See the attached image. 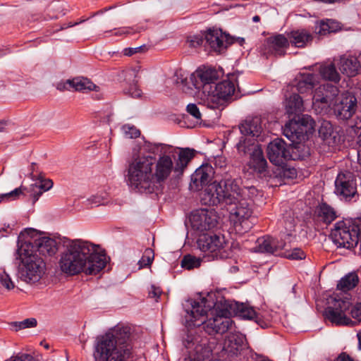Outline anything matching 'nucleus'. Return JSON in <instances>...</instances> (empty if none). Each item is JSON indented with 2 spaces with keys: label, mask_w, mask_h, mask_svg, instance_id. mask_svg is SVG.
Wrapping results in <instances>:
<instances>
[{
  "label": "nucleus",
  "mask_w": 361,
  "mask_h": 361,
  "mask_svg": "<svg viewBox=\"0 0 361 361\" xmlns=\"http://www.w3.org/2000/svg\"><path fill=\"white\" fill-rule=\"evenodd\" d=\"M161 147V152L166 153L169 149H172L171 146H168L163 144H155V143H151L149 142H145V143L140 147L137 152H133L135 154H141V155H146L145 152H149L150 154H155L156 151L158 149L159 147Z\"/></svg>",
  "instance_id": "obj_39"
},
{
  "label": "nucleus",
  "mask_w": 361,
  "mask_h": 361,
  "mask_svg": "<svg viewBox=\"0 0 361 361\" xmlns=\"http://www.w3.org/2000/svg\"><path fill=\"white\" fill-rule=\"evenodd\" d=\"M360 228L350 219L336 222L331 231L333 242L340 247L351 249L359 243Z\"/></svg>",
  "instance_id": "obj_10"
},
{
  "label": "nucleus",
  "mask_w": 361,
  "mask_h": 361,
  "mask_svg": "<svg viewBox=\"0 0 361 361\" xmlns=\"http://www.w3.org/2000/svg\"><path fill=\"white\" fill-rule=\"evenodd\" d=\"M201 260L199 258L190 255L184 256L181 261V267L188 270L197 268L200 266Z\"/></svg>",
  "instance_id": "obj_44"
},
{
  "label": "nucleus",
  "mask_w": 361,
  "mask_h": 361,
  "mask_svg": "<svg viewBox=\"0 0 361 361\" xmlns=\"http://www.w3.org/2000/svg\"><path fill=\"white\" fill-rule=\"evenodd\" d=\"M122 131L126 137L130 139L136 138L140 135V131L137 128L128 124L123 126Z\"/></svg>",
  "instance_id": "obj_50"
},
{
  "label": "nucleus",
  "mask_w": 361,
  "mask_h": 361,
  "mask_svg": "<svg viewBox=\"0 0 361 361\" xmlns=\"http://www.w3.org/2000/svg\"><path fill=\"white\" fill-rule=\"evenodd\" d=\"M336 61L334 59L332 62H325L319 66V73L323 80L334 83L340 82L341 75L336 68Z\"/></svg>",
  "instance_id": "obj_28"
},
{
  "label": "nucleus",
  "mask_w": 361,
  "mask_h": 361,
  "mask_svg": "<svg viewBox=\"0 0 361 361\" xmlns=\"http://www.w3.org/2000/svg\"><path fill=\"white\" fill-rule=\"evenodd\" d=\"M305 123H310L312 128V119L308 116H304L301 123L289 121L283 128V135L290 140L294 146L288 145L282 139L277 138L271 142L267 146V155L269 161L276 166H281L289 159H305L310 155V149L301 142L307 136V130H304Z\"/></svg>",
  "instance_id": "obj_2"
},
{
  "label": "nucleus",
  "mask_w": 361,
  "mask_h": 361,
  "mask_svg": "<svg viewBox=\"0 0 361 361\" xmlns=\"http://www.w3.org/2000/svg\"><path fill=\"white\" fill-rule=\"evenodd\" d=\"M231 317V312L224 302L221 308L219 305L216 306V315L209 320L207 326L216 333L223 334L232 328L233 320Z\"/></svg>",
  "instance_id": "obj_19"
},
{
  "label": "nucleus",
  "mask_w": 361,
  "mask_h": 361,
  "mask_svg": "<svg viewBox=\"0 0 361 361\" xmlns=\"http://www.w3.org/2000/svg\"><path fill=\"white\" fill-rule=\"evenodd\" d=\"M132 29L130 27H125L122 29H119L118 31H116L114 35H121L124 34H130L131 32Z\"/></svg>",
  "instance_id": "obj_62"
},
{
  "label": "nucleus",
  "mask_w": 361,
  "mask_h": 361,
  "mask_svg": "<svg viewBox=\"0 0 361 361\" xmlns=\"http://www.w3.org/2000/svg\"><path fill=\"white\" fill-rule=\"evenodd\" d=\"M236 147L238 151L243 154L251 152L248 164L250 168L259 173L266 171L267 162L263 155V152L259 146H253L252 140L241 137Z\"/></svg>",
  "instance_id": "obj_13"
},
{
  "label": "nucleus",
  "mask_w": 361,
  "mask_h": 361,
  "mask_svg": "<svg viewBox=\"0 0 361 361\" xmlns=\"http://www.w3.org/2000/svg\"><path fill=\"white\" fill-rule=\"evenodd\" d=\"M191 306L190 310H186L185 315V325L187 327L200 326L206 321L207 313L212 307V305H207V299L203 298L200 302L192 299L186 301Z\"/></svg>",
  "instance_id": "obj_15"
},
{
  "label": "nucleus",
  "mask_w": 361,
  "mask_h": 361,
  "mask_svg": "<svg viewBox=\"0 0 361 361\" xmlns=\"http://www.w3.org/2000/svg\"><path fill=\"white\" fill-rule=\"evenodd\" d=\"M108 200V194L106 192H99L87 198L85 204L87 206L98 207L104 204Z\"/></svg>",
  "instance_id": "obj_41"
},
{
  "label": "nucleus",
  "mask_w": 361,
  "mask_h": 361,
  "mask_svg": "<svg viewBox=\"0 0 361 361\" xmlns=\"http://www.w3.org/2000/svg\"><path fill=\"white\" fill-rule=\"evenodd\" d=\"M357 108V98L351 93L341 95L338 102L334 104V112L340 120H348L355 114Z\"/></svg>",
  "instance_id": "obj_18"
},
{
  "label": "nucleus",
  "mask_w": 361,
  "mask_h": 361,
  "mask_svg": "<svg viewBox=\"0 0 361 361\" xmlns=\"http://www.w3.org/2000/svg\"><path fill=\"white\" fill-rule=\"evenodd\" d=\"M285 107L288 116H293V118L290 121H296L294 120V117L299 116L304 111L303 100L299 94H293L286 99Z\"/></svg>",
  "instance_id": "obj_29"
},
{
  "label": "nucleus",
  "mask_w": 361,
  "mask_h": 361,
  "mask_svg": "<svg viewBox=\"0 0 361 361\" xmlns=\"http://www.w3.org/2000/svg\"><path fill=\"white\" fill-rule=\"evenodd\" d=\"M68 84L75 91L86 92L88 91H99V87L94 85L90 79L84 77H76L68 80Z\"/></svg>",
  "instance_id": "obj_32"
},
{
  "label": "nucleus",
  "mask_w": 361,
  "mask_h": 361,
  "mask_svg": "<svg viewBox=\"0 0 361 361\" xmlns=\"http://www.w3.org/2000/svg\"><path fill=\"white\" fill-rule=\"evenodd\" d=\"M37 325V320L35 318L25 319L21 322H13L11 323V326L16 331L26 328L35 327Z\"/></svg>",
  "instance_id": "obj_46"
},
{
  "label": "nucleus",
  "mask_w": 361,
  "mask_h": 361,
  "mask_svg": "<svg viewBox=\"0 0 361 361\" xmlns=\"http://www.w3.org/2000/svg\"><path fill=\"white\" fill-rule=\"evenodd\" d=\"M132 354L130 328L116 326L97 338L93 355L96 361H126Z\"/></svg>",
  "instance_id": "obj_4"
},
{
  "label": "nucleus",
  "mask_w": 361,
  "mask_h": 361,
  "mask_svg": "<svg viewBox=\"0 0 361 361\" xmlns=\"http://www.w3.org/2000/svg\"><path fill=\"white\" fill-rule=\"evenodd\" d=\"M0 286L8 290H12L15 287L10 276L5 271L0 274Z\"/></svg>",
  "instance_id": "obj_51"
},
{
  "label": "nucleus",
  "mask_w": 361,
  "mask_h": 361,
  "mask_svg": "<svg viewBox=\"0 0 361 361\" xmlns=\"http://www.w3.org/2000/svg\"><path fill=\"white\" fill-rule=\"evenodd\" d=\"M245 337L241 334H230L224 344V349L232 355H238L243 349Z\"/></svg>",
  "instance_id": "obj_31"
},
{
  "label": "nucleus",
  "mask_w": 361,
  "mask_h": 361,
  "mask_svg": "<svg viewBox=\"0 0 361 361\" xmlns=\"http://www.w3.org/2000/svg\"><path fill=\"white\" fill-rule=\"evenodd\" d=\"M336 63L341 73L348 77L355 76L361 69L360 54L357 56L347 54L341 55Z\"/></svg>",
  "instance_id": "obj_21"
},
{
  "label": "nucleus",
  "mask_w": 361,
  "mask_h": 361,
  "mask_svg": "<svg viewBox=\"0 0 361 361\" xmlns=\"http://www.w3.org/2000/svg\"><path fill=\"white\" fill-rule=\"evenodd\" d=\"M315 85V75L308 73L304 74L297 84V90L300 93L311 90Z\"/></svg>",
  "instance_id": "obj_40"
},
{
  "label": "nucleus",
  "mask_w": 361,
  "mask_h": 361,
  "mask_svg": "<svg viewBox=\"0 0 361 361\" xmlns=\"http://www.w3.org/2000/svg\"><path fill=\"white\" fill-rule=\"evenodd\" d=\"M333 361H354L347 353H342Z\"/></svg>",
  "instance_id": "obj_59"
},
{
  "label": "nucleus",
  "mask_w": 361,
  "mask_h": 361,
  "mask_svg": "<svg viewBox=\"0 0 361 361\" xmlns=\"http://www.w3.org/2000/svg\"><path fill=\"white\" fill-rule=\"evenodd\" d=\"M34 183H32L28 189V192L32 197L33 203H35L41 196L44 191L45 182L42 174L38 175V178L33 180Z\"/></svg>",
  "instance_id": "obj_38"
},
{
  "label": "nucleus",
  "mask_w": 361,
  "mask_h": 361,
  "mask_svg": "<svg viewBox=\"0 0 361 361\" xmlns=\"http://www.w3.org/2000/svg\"><path fill=\"white\" fill-rule=\"evenodd\" d=\"M186 110L188 113L192 116L195 118L197 120L201 119L202 115L196 104H189L186 107Z\"/></svg>",
  "instance_id": "obj_53"
},
{
  "label": "nucleus",
  "mask_w": 361,
  "mask_h": 361,
  "mask_svg": "<svg viewBox=\"0 0 361 361\" xmlns=\"http://www.w3.org/2000/svg\"><path fill=\"white\" fill-rule=\"evenodd\" d=\"M88 18H81L79 21L63 23L57 25H47V37L49 40H60L61 42H70L71 36L63 32L67 28L73 27L87 20Z\"/></svg>",
  "instance_id": "obj_20"
},
{
  "label": "nucleus",
  "mask_w": 361,
  "mask_h": 361,
  "mask_svg": "<svg viewBox=\"0 0 361 361\" xmlns=\"http://www.w3.org/2000/svg\"><path fill=\"white\" fill-rule=\"evenodd\" d=\"M197 244L198 248L204 253V257L207 258L208 261L222 259L226 256L224 235L202 233L200 235Z\"/></svg>",
  "instance_id": "obj_11"
},
{
  "label": "nucleus",
  "mask_w": 361,
  "mask_h": 361,
  "mask_svg": "<svg viewBox=\"0 0 361 361\" xmlns=\"http://www.w3.org/2000/svg\"><path fill=\"white\" fill-rule=\"evenodd\" d=\"M285 246L286 243L284 241L279 240L276 238L266 235L257 240L255 249L260 252L274 254L283 250Z\"/></svg>",
  "instance_id": "obj_24"
},
{
  "label": "nucleus",
  "mask_w": 361,
  "mask_h": 361,
  "mask_svg": "<svg viewBox=\"0 0 361 361\" xmlns=\"http://www.w3.org/2000/svg\"><path fill=\"white\" fill-rule=\"evenodd\" d=\"M266 46L269 53L283 56L289 46L288 39L283 35H276L267 39Z\"/></svg>",
  "instance_id": "obj_26"
},
{
  "label": "nucleus",
  "mask_w": 361,
  "mask_h": 361,
  "mask_svg": "<svg viewBox=\"0 0 361 361\" xmlns=\"http://www.w3.org/2000/svg\"><path fill=\"white\" fill-rule=\"evenodd\" d=\"M255 196L239 197L231 204H234L235 207L231 211L230 218L236 230L247 232L252 228L255 220L252 216V198Z\"/></svg>",
  "instance_id": "obj_9"
},
{
  "label": "nucleus",
  "mask_w": 361,
  "mask_h": 361,
  "mask_svg": "<svg viewBox=\"0 0 361 361\" xmlns=\"http://www.w3.org/2000/svg\"><path fill=\"white\" fill-rule=\"evenodd\" d=\"M219 216L212 209H200L192 212L190 216L191 226L194 230L204 232L215 228Z\"/></svg>",
  "instance_id": "obj_16"
},
{
  "label": "nucleus",
  "mask_w": 361,
  "mask_h": 361,
  "mask_svg": "<svg viewBox=\"0 0 361 361\" xmlns=\"http://www.w3.org/2000/svg\"><path fill=\"white\" fill-rule=\"evenodd\" d=\"M288 44L302 48L312 41V35L306 30H296L288 33Z\"/></svg>",
  "instance_id": "obj_27"
},
{
  "label": "nucleus",
  "mask_w": 361,
  "mask_h": 361,
  "mask_svg": "<svg viewBox=\"0 0 361 361\" xmlns=\"http://www.w3.org/2000/svg\"><path fill=\"white\" fill-rule=\"evenodd\" d=\"M352 317L357 322H361V302L356 304L350 310Z\"/></svg>",
  "instance_id": "obj_54"
},
{
  "label": "nucleus",
  "mask_w": 361,
  "mask_h": 361,
  "mask_svg": "<svg viewBox=\"0 0 361 361\" xmlns=\"http://www.w3.org/2000/svg\"><path fill=\"white\" fill-rule=\"evenodd\" d=\"M214 165L215 166H218L219 168L224 167L226 166L225 159L222 157L215 158Z\"/></svg>",
  "instance_id": "obj_60"
},
{
  "label": "nucleus",
  "mask_w": 361,
  "mask_h": 361,
  "mask_svg": "<svg viewBox=\"0 0 361 361\" xmlns=\"http://www.w3.org/2000/svg\"><path fill=\"white\" fill-rule=\"evenodd\" d=\"M196 354L194 357L189 356L185 359V361H203L205 358L210 356V350L207 348L203 349L201 346L196 347Z\"/></svg>",
  "instance_id": "obj_48"
},
{
  "label": "nucleus",
  "mask_w": 361,
  "mask_h": 361,
  "mask_svg": "<svg viewBox=\"0 0 361 361\" xmlns=\"http://www.w3.org/2000/svg\"><path fill=\"white\" fill-rule=\"evenodd\" d=\"M63 244V238L59 233H47V255L54 256Z\"/></svg>",
  "instance_id": "obj_34"
},
{
  "label": "nucleus",
  "mask_w": 361,
  "mask_h": 361,
  "mask_svg": "<svg viewBox=\"0 0 361 361\" xmlns=\"http://www.w3.org/2000/svg\"><path fill=\"white\" fill-rule=\"evenodd\" d=\"M54 185V183L52 180L49 178H47V191L49 190L51 188H52Z\"/></svg>",
  "instance_id": "obj_63"
},
{
  "label": "nucleus",
  "mask_w": 361,
  "mask_h": 361,
  "mask_svg": "<svg viewBox=\"0 0 361 361\" xmlns=\"http://www.w3.org/2000/svg\"><path fill=\"white\" fill-rule=\"evenodd\" d=\"M235 91V85L231 80H223L214 86L204 87V94L200 96L201 103L207 108L215 109L232 99Z\"/></svg>",
  "instance_id": "obj_8"
},
{
  "label": "nucleus",
  "mask_w": 361,
  "mask_h": 361,
  "mask_svg": "<svg viewBox=\"0 0 361 361\" xmlns=\"http://www.w3.org/2000/svg\"><path fill=\"white\" fill-rule=\"evenodd\" d=\"M197 75L202 83V92L200 96L204 94V87L207 85L208 86L215 85V81L218 78L217 72L214 68H208L201 69L198 71Z\"/></svg>",
  "instance_id": "obj_33"
},
{
  "label": "nucleus",
  "mask_w": 361,
  "mask_h": 361,
  "mask_svg": "<svg viewBox=\"0 0 361 361\" xmlns=\"http://www.w3.org/2000/svg\"><path fill=\"white\" fill-rule=\"evenodd\" d=\"M205 33H200L193 35H190L187 38V42L189 44V46L191 47H197L201 46L204 39Z\"/></svg>",
  "instance_id": "obj_49"
},
{
  "label": "nucleus",
  "mask_w": 361,
  "mask_h": 361,
  "mask_svg": "<svg viewBox=\"0 0 361 361\" xmlns=\"http://www.w3.org/2000/svg\"><path fill=\"white\" fill-rule=\"evenodd\" d=\"M6 128V122L1 121H0V133L4 132Z\"/></svg>",
  "instance_id": "obj_64"
},
{
  "label": "nucleus",
  "mask_w": 361,
  "mask_h": 361,
  "mask_svg": "<svg viewBox=\"0 0 361 361\" xmlns=\"http://www.w3.org/2000/svg\"><path fill=\"white\" fill-rule=\"evenodd\" d=\"M24 188L19 187L9 192L0 194V204L2 202H10L18 200L24 195Z\"/></svg>",
  "instance_id": "obj_42"
},
{
  "label": "nucleus",
  "mask_w": 361,
  "mask_h": 361,
  "mask_svg": "<svg viewBox=\"0 0 361 361\" xmlns=\"http://www.w3.org/2000/svg\"><path fill=\"white\" fill-rule=\"evenodd\" d=\"M57 89L61 91H63V90H71V89H72V87H69V85L68 84V80H67L65 82L59 83L57 86Z\"/></svg>",
  "instance_id": "obj_61"
},
{
  "label": "nucleus",
  "mask_w": 361,
  "mask_h": 361,
  "mask_svg": "<svg viewBox=\"0 0 361 361\" xmlns=\"http://www.w3.org/2000/svg\"><path fill=\"white\" fill-rule=\"evenodd\" d=\"M154 157L133 153L128 168L127 181L129 185L140 192H155L153 178Z\"/></svg>",
  "instance_id": "obj_7"
},
{
  "label": "nucleus",
  "mask_w": 361,
  "mask_h": 361,
  "mask_svg": "<svg viewBox=\"0 0 361 361\" xmlns=\"http://www.w3.org/2000/svg\"><path fill=\"white\" fill-rule=\"evenodd\" d=\"M318 221L329 224L337 218L336 211L326 203H321L315 210Z\"/></svg>",
  "instance_id": "obj_30"
},
{
  "label": "nucleus",
  "mask_w": 361,
  "mask_h": 361,
  "mask_svg": "<svg viewBox=\"0 0 361 361\" xmlns=\"http://www.w3.org/2000/svg\"><path fill=\"white\" fill-rule=\"evenodd\" d=\"M225 305L228 308L231 316L235 315L246 319H253L257 316L253 307L247 304L239 303L235 301H225Z\"/></svg>",
  "instance_id": "obj_25"
},
{
  "label": "nucleus",
  "mask_w": 361,
  "mask_h": 361,
  "mask_svg": "<svg viewBox=\"0 0 361 361\" xmlns=\"http://www.w3.org/2000/svg\"><path fill=\"white\" fill-rule=\"evenodd\" d=\"M25 233L30 239L18 245L15 252L14 263L20 279L26 283H35L41 278L45 237L43 233L33 228L26 229Z\"/></svg>",
  "instance_id": "obj_3"
},
{
  "label": "nucleus",
  "mask_w": 361,
  "mask_h": 361,
  "mask_svg": "<svg viewBox=\"0 0 361 361\" xmlns=\"http://www.w3.org/2000/svg\"><path fill=\"white\" fill-rule=\"evenodd\" d=\"M161 293V290L159 287H156L154 286H152L151 290L149 292V295L152 298H159Z\"/></svg>",
  "instance_id": "obj_57"
},
{
  "label": "nucleus",
  "mask_w": 361,
  "mask_h": 361,
  "mask_svg": "<svg viewBox=\"0 0 361 361\" xmlns=\"http://www.w3.org/2000/svg\"><path fill=\"white\" fill-rule=\"evenodd\" d=\"M334 22L328 20L327 22L322 21L319 25L315 27V32L319 35H326L328 33L336 31L333 27Z\"/></svg>",
  "instance_id": "obj_45"
},
{
  "label": "nucleus",
  "mask_w": 361,
  "mask_h": 361,
  "mask_svg": "<svg viewBox=\"0 0 361 361\" xmlns=\"http://www.w3.org/2000/svg\"><path fill=\"white\" fill-rule=\"evenodd\" d=\"M334 193L341 200L350 201L358 197L357 180L355 175L350 171L340 172L334 182Z\"/></svg>",
  "instance_id": "obj_12"
},
{
  "label": "nucleus",
  "mask_w": 361,
  "mask_h": 361,
  "mask_svg": "<svg viewBox=\"0 0 361 361\" xmlns=\"http://www.w3.org/2000/svg\"><path fill=\"white\" fill-rule=\"evenodd\" d=\"M332 133L333 129L331 124L328 122H324L319 129V134L329 145L331 144V140L335 138V136L332 137Z\"/></svg>",
  "instance_id": "obj_43"
},
{
  "label": "nucleus",
  "mask_w": 361,
  "mask_h": 361,
  "mask_svg": "<svg viewBox=\"0 0 361 361\" xmlns=\"http://www.w3.org/2000/svg\"><path fill=\"white\" fill-rule=\"evenodd\" d=\"M284 257L290 259H302L305 258V252L300 248H295L290 251L286 252Z\"/></svg>",
  "instance_id": "obj_52"
},
{
  "label": "nucleus",
  "mask_w": 361,
  "mask_h": 361,
  "mask_svg": "<svg viewBox=\"0 0 361 361\" xmlns=\"http://www.w3.org/2000/svg\"><path fill=\"white\" fill-rule=\"evenodd\" d=\"M350 305L349 297H345L343 299L339 296H336L333 299V305L325 310L324 316L331 323L336 325H350L353 322L345 314V312L349 310Z\"/></svg>",
  "instance_id": "obj_14"
},
{
  "label": "nucleus",
  "mask_w": 361,
  "mask_h": 361,
  "mask_svg": "<svg viewBox=\"0 0 361 361\" xmlns=\"http://www.w3.org/2000/svg\"><path fill=\"white\" fill-rule=\"evenodd\" d=\"M213 173L214 171L212 166L209 164L202 165L191 176L190 188L199 190L203 185L209 183L212 178Z\"/></svg>",
  "instance_id": "obj_23"
},
{
  "label": "nucleus",
  "mask_w": 361,
  "mask_h": 361,
  "mask_svg": "<svg viewBox=\"0 0 361 361\" xmlns=\"http://www.w3.org/2000/svg\"><path fill=\"white\" fill-rule=\"evenodd\" d=\"M154 257V253L152 249H145L142 257L138 262L139 269L149 267L152 263Z\"/></svg>",
  "instance_id": "obj_47"
},
{
  "label": "nucleus",
  "mask_w": 361,
  "mask_h": 361,
  "mask_svg": "<svg viewBox=\"0 0 361 361\" xmlns=\"http://www.w3.org/2000/svg\"><path fill=\"white\" fill-rule=\"evenodd\" d=\"M141 49V47L135 48H126L123 49V54L128 56H130L135 53H137Z\"/></svg>",
  "instance_id": "obj_58"
},
{
  "label": "nucleus",
  "mask_w": 361,
  "mask_h": 361,
  "mask_svg": "<svg viewBox=\"0 0 361 361\" xmlns=\"http://www.w3.org/2000/svg\"><path fill=\"white\" fill-rule=\"evenodd\" d=\"M239 129L244 138H245V135L257 137L261 132V126L258 123V120L245 121L240 125Z\"/></svg>",
  "instance_id": "obj_37"
},
{
  "label": "nucleus",
  "mask_w": 361,
  "mask_h": 361,
  "mask_svg": "<svg viewBox=\"0 0 361 361\" xmlns=\"http://www.w3.org/2000/svg\"><path fill=\"white\" fill-rule=\"evenodd\" d=\"M205 45L207 44L215 51L221 52L231 44L227 35L221 30L209 29L204 35Z\"/></svg>",
  "instance_id": "obj_22"
},
{
  "label": "nucleus",
  "mask_w": 361,
  "mask_h": 361,
  "mask_svg": "<svg viewBox=\"0 0 361 361\" xmlns=\"http://www.w3.org/2000/svg\"><path fill=\"white\" fill-rule=\"evenodd\" d=\"M11 361H35V359L30 355L20 354L12 358Z\"/></svg>",
  "instance_id": "obj_56"
},
{
  "label": "nucleus",
  "mask_w": 361,
  "mask_h": 361,
  "mask_svg": "<svg viewBox=\"0 0 361 361\" xmlns=\"http://www.w3.org/2000/svg\"><path fill=\"white\" fill-rule=\"evenodd\" d=\"M58 261V269L66 276L96 275L106 264L99 245L82 239L67 240Z\"/></svg>",
  "instance_id": "obj_1"
},
{
  "label": "nucleus",
  "mask_w": 361,
  "mask_h": 361,
  "mask_svg": "<svg viewBox=\"0 0 361 361\" xmlns=\"http://www.w3.org/2000/svg\"><path fill=\"white\" fill-rule=\"evenodd\" d=\"M338 88L331 84H324L319 85L313 93L312 106L317 109H321L329 106L334 99L338 95Z\"/></svg>",
  "instance_id": "obj_17"
},
{
  "label": "nucleus",
  "mask_w": 361,
  "mask_h": 361,
  "mask_svg": "<svg viewBox=\"0 0 361 361\" xmlns=\"http://www.w3.org/2000/svg\"><path fill=\"white\" fill-rule=\"evenodd\" d=\"M194 152L193 149L190 148L181 149L175 163L173 161L175 155H171L172 149L160 154L157 160L154 158L153 180L155 185V191L159 190L173 171L176 176H180L183 173L188 163L195 156Z\"/></svg>",
  "instance_id": "obj_6"
},
{
  "label": "nucleus",
  "mask_w": 361,
  "mask_h": 361,
  "mask_svg": "<svg viewBox=\"0 0 361 361\" xmlns=\"http://www.w3.org/2000/svg\"><path fill=\"white\" fill-rule=\"evenodd\" d=\"M359 283L357 273L350 272L341 279L337 284V288L344 293L353 289Z\"/></svg>",
  "instance_id": "obj_35"
},
{
  "label": "nucleus",
  "mask_w": 361,
  "mask_h": 361,
  "mask_svg": "<svg viewBox=\"0 0 361 361\" xmlns=\"http://www.w3.org/2000/svg\"><path fill=\"white\" fill-rule=\"evenodd\" d=\"M47 9V19H58L66 15L65 4L60 1H51Z\"/></svg>",
  "instance_id": "obj_36"
},
{
  "label": "nucleus",
  "mask_w": 361,
  "mask_h": 361,
  "mask_svg": "<svg viewBox=\"0 0 361 361\" xmlns=\"http://www.w3.org/2000/svg\"><path fill=\"white\" fill-rule=\"evenodd\" d=\"M239 183V180L231 178L219 183L214 181L207 186L201 200L204 204L209 206H216L221 203L231 204L239 197H252L258 194L255 186L240 188Z\"/></svg>",
  "instance_id": "obj_5"
},
{
  "label": "nucleus",
  "mask_w": 361,
  "mask_h": 361,
  "mask_svg": "<svg viewBox=\"0 0 361 361\" xmlns=\"http://www.w3.org/2000/svg\"><path fill=\"white\" fill-rule=\"evenodd\" d=\"M127 93L130 94L132 97L138 98L141 96L142 92L137 87V85L134 84L129 87Z\"/></svg>",
  "instance_id": "obj_55"
}]
</instances>
